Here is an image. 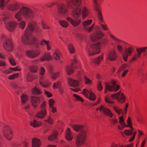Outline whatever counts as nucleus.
I'll use <instances>...</instances> for the list:
<instances>
[{"label":"nucleus","mask_w":147,"mask_h":147,"mask_svg":"<svg viewBox=\"0 0 147 147\" xmlns=\"http://www.w3.org/2000/svg\"><path fill=\"white\" fill-rule=\"evenodd\" d=\"M21 4L18 2H15L9 4L7 6L8 9L12 11H15L19 10L15 14V18L18 21L22 20V17L26 19L33 18L35 12L30 8L23 6L21 8Z\"/></svg>","instance_id":"obj_1"},{"label":"nucleus","mask_w":147,"mask_h":147,"mask_svg":"<svg viewBox=\"0 0 147 147\" xmlns=\"http://www.w3.org/2000/svg\"><path fill=\"white\" fill-rule=\"evenodd\" d=\"M101 45V43L100 42L90 45V48L88 50L89 55H93L99 53L100 52Z\"/></svg>","instance_id":"obj_2"},{"label":"nucleus","mask_w":147,"mask_h":147,"mask_svg":"<svg viewBox=\"0 0 147 147\" xmlns=\"http://www.w3.org/2000/svg\"><path fill=\"white\" fill-rule=\"evenodd\" d=\"M22 41L24 44L26 45L36 44L39 42L36 38L29 35H24L22 38Z\"/></svg>","instance_id":"obj_3"},{"label":"nucleus","mask_w":147,"mask_h":147,"mask_svg":"<svg viewBox=\"0 0 147 147\" xmlns=\"http://www.w3.org/2000/svg\"><path fill=\"white\" fill-rule=\"evenodd\" d=\"M86 138V132L83 131L80 133L78 135L76 141L77 146H80L84 144Z\"/></svg>","instance_id":"obj_4"},{"label":"nucleus","mask_w":147,"mask_h":147,"mask_svg":"<svg viewBox=\"0 0 147 147\" xmlns=\"http://www.w3.org/2000/svg\"><path fill=\"white\" fill-rule=\"evenodd\" d=\"M80 63L78 60L75 59L72 62L71 65L70 66H67L66 67V71L67 73L69 75L74 73V71L73 68H75L80 66Z\"/></svg>","instance_id":"obj_5"},{"label":"nucleus","mask_w":147,"mask_h":147,"mask_svg":"<svg viewBox=\"0 0 147 147\" xmlns=\"http://www.w3.org/2000/svg\"><path fill=\"white\" fill-rule=\"evenodd\" d=\"M94 9L96 12L97 14L98 19L101 22L103 23L104 21L102 14L101 8L98 4L97 2V0H94Z\"/></svg>","instance_id":"obj_6"},{"label":"nucleus","mask_w":147,"mask_h":147,"mask_svg":"<svg viewBox=\"0 0 147 147\" xmlns=\"http://www.w3.org/2000/svg\"><path fill=\"white\" fill-rule=\"evenodd\" d=\"M92 20L91 19H90L85 21L82 22L83 29L85 31L90 33L92 31L93 29L94 24H93L91 26L88 27L92 23Z\"/></svg>","instance_id":"obj_7"},{"label":"nucleus","mask_w":147,"mask_h":147,"mask_svg":"<svg viewBox=\"0 0 147 147\" xmlns=\"http://www.w3.org/2000/svg\"><path fill=\"white\" fill-rule=\"evenodd\" d=\"M136 51L137 53L135 54L133 56V57L130 61V62H133L134 61L139 58L142 53L146 52L144 47L137 48L136 49Z\"/></svg>","instance_id":"obj_8"},{"label":"nucleus","mask_w":147,"mask_h":147,"mask_svg":"<svg viewBox=\"0 0 147 147\" xmlns=\"http://www.w3.org/2000/svg\"><path fill=\"white\" fill-rule=\"evenodd\" d=\"M120 86L117 84L115 85L111 86L109 83H105V93H106L108 90L110 92H116L120 88Z\"/></svg>","instance_id":"obj_9"},{"label":"nucleus","mask_w":147,"mask_h":147,"mask_svg":"<svg viewBox=\"0 0 147 147\" xmlns=\"http://www.w3.org/2000/svg\"><path fill=\"white\" fill-rule=\"evenodd\" d=\"M100 112H102L105 116H108L110 118H112L113 115L111 110L108 108L105 107L102 105H101L99 108Z\"/></svg>","instance_id":"obj_10"},{"label":"nucleus","mask_w":147,"mask_h":147,"mask_svg":"<svg viewBox=\"0 0 147 147\" xmlns=\"http://www.w3.org/2000/svg\"><path fill=\"white\" fill-rule=\"evenodd\" d=\"M81 0H69L66 2V4L68 7L73 9V6L78 7L81 5Z\"/></svg>","instance_id":"obj_11"},{"label":"nucleus","mask_w":147,"mask_h":147,"mask_svg":"<svg viewBox=\"0 0 147 147\" xmlns=\"http://www.w3.org/2000/svg\"><path fill=\"white\" fill-rule=\"evenodd\" d=\"M3 133L4 136L7 139L10 140L12 138V133L10 127L7 125L5 126L3 128Z\"/></svg>","instance_id":"obj_12"},{"label":"nucleus","mask_w":147,"mask_h":147,"mask_svg":"<svg viewBox=\"0 0 147 147\" xmlns=\"http://www.w3.org/2000/svg\"><path fill=\"white\" fill-rule=\"evenodd\" d=\"M36 25V23L34 22L28 23V26L25 31L24 35H31Z\"/></svg>","instance_id":"obj_13"},{"label":"nucleus","mask_w":147,"mask_h":147,"mask_svg":"<svg viewBox=\"0 0 147 147\" xmlns=\"http://www.w3.org/2000/svg\"><path fill=\"white\" fill-rule=\"evenodd\" d=\"M40 99L39 97L32 96H31V105L34 108L38 107L40 103Z\"/></svg>","instance_id":"obj_14"},{"label":"nucleus","mask_w":147,"mask_h":147,"mask_svg":"<svg viewBox=\"0 0 147 147\" xmlns=\"http://www.w3.org/2000/svg\"><path fill=\"white\" fill-rule=\"evenodd\" d=\"M3 45L5 50L8 51H11L13 49V46L11 40L7 39L5 40L3 44Z\"/></svg>","instance_id":"obj_15"},{"label":"nucleus","mask_w":147,"mask_h":147,"mask_svg":"<svg viewBox=\"0 0 147 147\" xmlns=\"http://www.w3.org/2000/svg\"><path fill=\"white\" fill-rule=\"evenodd\" d=\"M40 53V51L39 50H28L26 52V55L28 57L31 58H34L38 56Z\"/></svg>","instance_id":"obj_16"},{"label":"nucleus","mask_w":147,"mask_h":147,"mask_svg":"<svg viewBox=\"0 0 147 147\" xmlns=\"http://www.w3.org/2000/svg\"><path fill=\"white\" fill-rule=\"evenodd\" d=\"M104 36V34L101 31L93 33L91 36V39L94 42L97 40L102 38Z\"/></svg>","instance_id":"obj_17"},{"label":"nucleus","mask_w":147,"mask_h":147,"mask_svg":"<svg viewBox=\"0 0 147 147\" xmlns=\"http://www.w3.org/2000/svg\"><path fill=\"white\" fill-rule=\"evenodd\" d=\"M66 20L74 27L78 26L81 22V21L80 19H78L76 20H74L69 17H67Z\"/></svg>","instance_id":"obj_18"},{"label":"nucleus","mask_w":147,"mask_h":147,"mask_svg":"<svg viewBox=\"0 0 147 147\" xmlns=\"http://www.w3.org/2000/svg\"><path fill=\"white\" fill-rule=\"evenodd\" d=\"M58 13L61 15L66 14L68 12V9L64 4L60 5L57 8Z\"/></svg>","instance_id":"obj_19"},{"label":"nucleus","mask_w":147,"mask_h":147,"mask_svg":"<svg viewBox=\"0 0 147 147\" xmlns=\"http://www.w3.org/2000/svg\"><path fill=\"white\" fill-rule=\"evenodd\" d=\"M81 10L79 7H76L71 13V15L75 19L79 18L81 15Z\"/></svg>","instance_id":"obj_20"},{"label":"nucleus","mask_w":147,"mask_h":147,"mask_svg":"<svg viewBox=\"0 0 147 147\" xmlns=\"http://www.w3.org/2000/svg\"><path fill=\"white\" fill-rule=\"evenodd\" d=\"M117 57V55L114 50H113L108 53L107 58L109 60L113 61H115Z\"/></svg>","instance_id":"obj_21"},{"label":"nucleus","mask_w":147,"mask_h":147,"mask_svg":"<svg viewBox=\"0 0 147 147\" xmlns=\"http://www.w3.org/2000/svg\"><path fill=\"white\" fill-rule=\"evenodd\" d=\"M67 82L70 86L73 87H77L79 84V82L78 81L71 78H68Z\"/></svg>","instance_id":"obj_22"},{"label":"nucleus","mask_w":147,"mask_h":147,"mask_svg":"<svg viewBox=\"0 0 147 147\" xmlns=\"http://www.w3.org/2000/svg\"><path fill=\"white\" fill-rule=\"evenodd\" d=\"M17 23L15 22L12 21L8 23L6 25L7 29L10 31H12L17 26Z\"/></svg>","instance_id":"obj_23"},{"label":"nucleus","mask_w":147,"mask_h":147,"mask_svg":"<svg viewBox=\"0 0 147 147\" xmlns=\"http://www.w3.org/2000/svg\"><path fill=\"white\" fill-rule=\"evenodd\" d=\"M135 49L134 46L129 45L128 47L125 50V53L129 56H131L132 53L134 51Z\"/></svg>","instance_id":"obj_24"},{"label":"nucleus","mask_w":147,"mask_h":147,"mask_svg":"<svg viewBox=\"0 0 147 147\" xmlns=\"http://www.w3.org/2000/svg\"><path fill=\"white\" fill-rule=\"evenodd\" d=\"M41 142L39 139L36 138H33L32 140V147H40Z\"/></svg>","instance_id":"obj_25"},{"label":"nucleus","mask_w":147,"mask_h":147,"mask_svg":"<svg viewBox=\"0 0 147 147\" xmlns=\"http://www.w3.org/2000/svg\"><path fill=\"white\" fill-rule=\"evenodd\" d=\"M42 123L40 121H38L36 119H33L30 121V125L34 127H36L41 126Z\"/></svg>","instance_id":"obj_26"},{"label":"nucleus","mask_w":147,"mask_h":147,"mask_svg":"<svg viewBox=\"0 0 147 147\" xmlns=\"http://www.w3.org/2000/svg\"><path fill=\"white\" fill-rule=\"evenodd\" d=\"M72 127L76 131H81L80 133L84 131L83 130L84 126L83 125L74 124L72 125Z\"/></svg>","instance_id":"obj_27"},{"label":"nucleus","mask_w":147,"mask_h":147,"mask_svg":"<svg viewBox=\"0 0 147 147\" xmlns=\"http://www.w3.org/2000/svg\"><path fill=\"white\" fill-rule=\"evenodd\" d=\"M89 13V10L86 7H84L82 9V16L83 19H84L88 16Z\"/></svg>","instance_id":"obj_28"},{"label":"nucleus","mask_w":147,"mask_h":147,"mask_svg":"<svg viewBox=\"0 0 147 147\" xmlns=\"http://www.w3.org/2000/svg\"><path fill=\"white\" fill-rule=\"evenodd\" d=\"M46 113V111L40 110V111L37 113L36 116L37 117L42 119L45 117Z\"/></svg>","instance_id":"obj_29"},{"label":"nucleus","mask_w":147,"mask_h":147,"mask_svg":"<svg viewBox=\"0 0 147 147\" xmlns=\"http://www.w3.org/2000/svg\"><path fill=\"white\" fill-rule=\"evenodd\" d=\"M103 59V55H101L98 57L94 59L93 61L95 65H98L101 61Z\"/></svg>","instance_id":"obj_30"},{"label":"nucleus","mask_w":147,"mask_h":147,"mask_svg":"<svg viewBox=\"0 0 147 147\" xmlns=\"http://www.w3.org/2000/svg\"><path fill=\"white\" fill-rule=\"evenodd\" d=\"M65 138L66 140L68 141H70L73 138L72 135L69 128H67L66 131Z\"/></svg>","instance_id":"obj_31"},{"label":"nucleus","mask_w":147,"mask_h":147,"mask_svg":"<svg viewBox=\"0 0 147 147\" xmlns=\"http://www.w3.org/2000/svg\"><path fill=\"white\" fill-rule=\"evenodd\" d=\"M109 36L117 44H121L123 42L121 40L117 38L114 35L111 34H109Z\"/></svg>","instance_id":"obj_32"},{"label":"nucleus","mask_w":147,"mask_h":147,"mask_svg":"<svg viewBox=\"0 0 147 147\" xmlns=\"http://www.w3.org/2000/svg\"><path fill=\"white\" fill-rule=\"evenodd\" d=\"M32 94L35 95H38L42 92V91L40 89L37 88L36 87L33 88L31 90Z\"/></svg>","instance_id":"obj_33"},{"label":"nucleus","mask_w":147,"mask_h":147,"mask_svg":"<svg viewBox=\"0 0 147 147\" xmlns=\"http://www.w3.org/2000/svg\"><path fill=\"white\" fill-rule=\"evenodd\" d=\"M21 104L23 105L25 104L28 100V96L26 94H23L21 96Z\"/></svg>","instance_id":"obj_34"},{"label":"nucleus","mask_w":147,"mask_h":147,"mask_svg":"<svg viewBox=\"0 0 147 147\" xmlns=\"http://www.w3.org/2000/svg\"><path fill=\"white\" fill-rule=\"evenodd\" d=\"M52 59L50 54L49 53L45 54L44 56L41 58L40 59L41 61H43L45 60H49Z\"/></svg>","instance_id":"obj_35"},{"label":"nucleus","mask_w":147,"mask_h":147,"mask_svg":"<svg viewBox=\"0 0 147 147\" xmlns=\"http://www.w3.org/2000/svg\"><path fill=\"white\" fill-rule=\"evenodd\" d=\"M61 53L58 50H56L54 53L53 57L54 59L56 60H58L60 58Z\"/></svg>","instance_id":"obj_36"},{"label":"nucleus","mask_w":147,"mask_h":147,"mask_svg":"<svg viewBox=\"0 0 147 147\" xmlns=\"http://www.w3.org/2000/svg\"><path fill=\"white\" fill-rule=\"evenodd\" d=\"M113 107L114 111L118 114L120 115L121 113L123 114V111L122 109L120 108L119 107L113 106Z\"/></svg>","instance_id":"obj_37"},{"label":"nucleus","mask_w":147,"mask_h":147,"mask_svg":"<svg viewBox=\"0 0 147 147\" xmlns=\"http://www.w3.org/2000/svg\"><path fill=\"white\" fill-rule=\"evenodd\" d=\"M8 57L9 61L10 64L13 66L15 65H16V63L13 56L11 54H9Z\"/></svg>","instance_id":"obj_38"},{"label":"nucleus","mask_w":147,"mask_h":147,"mask_svg":"<svg viewBox=\"0 0 147 147\" xmlns=\"http://www.w3.org/2000/svg\"><path fill=\"white\" fill-rule=\"evenodd\" d=\"M125 96L124 95L123 93H122L120 97L119 98H118L117 101L119 103H123L125 102Z\"/></svg>","instance_id":"obj_39"},{"label":"nucleus","mask_w":147,"mask_h":147,"mask_svg":"<svg viewBox=\"0 0 147 147\" xmlns=\"http://www.w3.org/2000/svg\"><path fill=\"white\" fill-rule=\"evenodd\" d=\"M58 135L57 132L54 131L53 134L48 138V139L49 141H52L57 138Z\"/></svg>","instance_id":"obj_40"},{"label":"nucleus","mask_w":147,"mask_h":147,"mask_svg":"<svg viewBox=\"0 0 147 147\" xmlns=\"http://www.w3.org/2000/svg\"><path fill=\"white\" fill-rule=\"evenodd\" d=\"M29 69L32 72L35 73L37 72L38 67L36 66L32 65L29 67Z\"/></svg>","instance_id":"obj_41"},{"label":"nucleus","mask_w":147,"mask_h":147,"mask_svg":"<svg viewBox=\"0 0 147 147\" xmlns=\"http://www.w3.org/2000/svg\"><path fill=\"white\" fill-rule=\"evenodd\" d=\"M19 22H20L18 23L17 25L18 27L23 30L24 29L26 26V22L24 21H22V20Z\"/></svg>","instance_id":"obj_42"},{"label":"nucleus","mask_w":147,"mask_h":147,"mask_svg":"<svg viewBox=\"0 0 147 147\" xmlns=\"http://www.w3.org/2000/svg\"><path fill=\"white\" fill-rule=\"evenodd\" d=\"M68 48L69 52L71 53H74L75 52V49L73 45L71 44L68 45Z\"/></svg>","instance_id":"obj_43"},{"label":"nucleus","mask_w":147,"mask_h":147,"mask_svg":"<svg viewBox=\"0 0 147 147\" xmlns=\"http://www.w3.org/2000/svg\"><path fill=\"white\" fill-rule=\"evenodd\" d=\"M109 119L111 124L113 125H115L118 123V121L116 117H113L112 118H111Z\"/></svg>","instance_id":"obj_44"},{"label":"nucleus","mask_w":147,"mask_h":147,"mask_svg":"<svg viewBox=\"0 0 147 147\" xmlns=\"http://www.w3.org/2000/svg\"><path fill=\"white\" fill-rule=\"evenodd\" d=\"M60 25L63 28H66L68 25V23L66 21L64 20H60L59 22Z\"/></svg>","instance_id":"obj_45"},{"label":"nucleus","mask_w":147,"mask_h":147,"mask_svg":"<svg viewBox=\"0 0 147 147\" xmlns=\"http://www.w3.org/2000/svg\"><path fill=\"white\" fill-rule=\"evenodd\" d=\"M127 125L125 124V127H129L133 130L134 129L133 128L131 119L129 117H128V119L127 121Z\"/></svg>","instance_id":"obj_46"},{"label":"nucleus","mask_w":147,"mask_h":147,"mask_svg":"<svg viewBox=\"0 0 147 147\" xmlns=\"http://www.w3.org/2000/svg\"><path fill=\"white\" fill-rule=\"evenodd\" d=\"M84 83L86 84H88L90 85L92 84V81L88 79L86 76H84Z\"/></svg>","instance_id":"obj_47"},{"label":"nucleus","mask_w":147,"mask_h":147,"mask_svg":"<svg viewBox=\"0 0 147 147\" xmlns=\"http://www.w3.org/2000/svg\"><path fill=\"white\" fill-rule=\"evenodd\" d=\"M26 79L27 81L29 82H32L34 79V77L31 74H27Z\"/></svg>","instance_id":"obj_48"},{"label":"nucleus","mask_w":147,"mask_h":147,"mask_svg":"<svg viewBox=\"0 0 147 147\" xmlns=\"http://www.w3.org/2000/svg\"><path fill=\"white\" fill-rule=\"evenodd\" d=\"M120 93L121 91L117 93H116L113 94L111 95V97L113 99L115 100H118L119 96Z\"/></svg>","instance_id":"obj_49"},{"label":"nucleus","mask_w":147,"mask_h":147,"mask_svg":"<svg viewBox=\"0 0 147 147\" xmlns=\"http://www.w3.org/2000/svg\"><path fill=\"white\" fill-rule=\"evenodd\" d=\"M89 94L90 96L89 97V99L92 101L95 100L96 97L94 94L91 91H90Z\"/></svg>","instance_id":"obj_50"},{"label":"nucleus","mask_w":147,"mask_h":147,"mask_svg":"<svg viewBox=\"0 0 147 147\" xmlns=\"http://www.w3.org/2000/svg\"><path fill=\"white\" fill-rule=\"evenodd\" d=\"M61 84V83L60 82H55L53 85V88L54 89H55L57 88H59L60 87Z\"/></svg>","instance_id":"obj_51"},{"label":"nucleus","mask_w":147,"mask_h":147,"mask_svg":"<svg viewBox=\"0 0 147 147\" xmlns=\"http://www.w3.org/2000/svg\"><path fill=\"white\" fill-rule=\"evenodd\" d=\"M119 123L121 126H125V123L123 117V116H121L119 118Z\"/></svg>","instance_id":"obj_52"},{"label":"nucleus","mask_w":147,"mask_h":147,"mask_svg":"<svg viewBox=\"0 0 147 147\" xmlns=\"http://www.w3.org/2000/svg\"><path fill=\"white\" fill-rule=\"evenodd\" d=\"M73 96L75 98L76 100L80 101L82 102H84L83 98L79 95L76 94H74Z\"/></svg>","instance_id":"obj_53"},{"label":"nucleus","mask_w":147,"mask_h":147,"mask_svg":"<svg viewBox=\"0 0 147 147\" xmlns=\"http://www.w3.org/2000/svg\"><path fill=\"white\" fill-rule=\"evenodd\" d=\"M91 91H88L86 89H84L83 90V91L82 92V93L83 94L85 97H88L89 94H90V92Z\"/></svg>","instance_id":"obj_54"},{"label":"nucleus","mask_w":147,"mask_h":147,"mask_svg":"<svg viewBox=\"0 0 147 147\" xmlns=\"http://www.w3.org/2000/svg\"><path fill=\"white\" fill-rule=\"evenodd\" d=\"M19 76V73L14 74L10 76L8 79L10 80H12L17 78Z\"/></svg>","instance_id":"obj_55"},{"label":"nucleus","mask_w":147,"mask_h":147,"mask_svg":"<svg viewBox=\"0 0 147 147\" xmlns=\"http://www.w3.org/2000/svg\"><path fill=\"white\" fill-rule=\"evenodd\" d=\"M46 102L44 101L40 106V109L41 110L46 111Z\"/></svg>","instance_id":"obj_56"},{"label":"nucleus","mask_w":147,"mask_h":147,"mask_svg":"<svg viewBox=\"0 0 147 147\" xmlns=\"http://www.w3.org/2000/svg\"><path fill=\"white\" fill-rule=\"evenodd\" d=\"M60 74V72H57L53 73L51 76V78L53 80H55L56 78L58 77Z\"/></svg>","instance_id":"obj_57"},{"label":"nucleus","mask_w":147,"mask_h":147,"mask_svg":"<svg viewBox=\"0 0 147 147\" xmlns=\"http://www.w3.org/2000/svg\"><path fill=\"white\" fill-rule=\"evenodd\" d=\"M124 133L127 136H131L133 134L132 130H125Z\"/></svg>","instance_id":"obj_58"},{"label":"nucleus","mask_w":147,"mask_h":147,"mask_svg":"<svg viewBox=\"0 0 147 147\" xmlns=\"http://www.w3.org/2000/svg\"><path fill=\"white\" fill-rule=\"evenodd\" d=\"M42 25L43 28L45 29H48L50 28V27L46 24V23L43 21H42Z\"/></svg>","instance_id":"obj_59"},{"label":"nucleus","mask_w":147,"mask_h":147,"mask_svg":"<svg viewBox=\"0 0 147 147\" xmlns=\"http://www.w3.org/2000/svg\"><path fill=\"white\" fill-rule=\"evenodd\" d=\"M44 121L51 125L53 124V120L49 117H48L47 119H45Z\"/></svg>","instance_id":"obj_60"},{"label":"nucleus","mask_w":147,"mask_h":147,"mask_svg":"<svg viewBox=\"0 0 147 147\" xmlns=\"http://www.w3.org/2000/svg\"><path fill=\"white\" fill-rule=\"evenodd\" d=\"M55 101L52 99H51L49 100V106L50 107H51L53 106Z\"/></svg>","instance_id":"obj_61"},{"label":"nucleus","mask_w":147,"mask_h":147,"mask_svg":"<svg viewBox=\"0 0 147 147\" xmlns=\"http://www.w3.org/2000/svg\"><path fill=\"white\" fill-rule=\"evenodd\" d=\"M105 101L106 102L110 104H112L114 103L113 101L111 99L109 98L107 96L105 97Z\"/></svg>","instance_id":"obj_62"},{"label":"nucleus","mask_w":147,"mask_h":147,"mask_svg":"<svg viewBox=\"0 0 147 147\" xmlns=\"http://www.w3.org/2000/svg\"><path fill=\"white\" fill-rule=\"evenodd\" d=\"M100 25L101 28L104 30L107 31L108 30L109 28L106 25L103 24L101 23H100Z\"/></svg>","instance_id":"obj_63"},{"label":"nucleus","mask_w":147,"mask_h":147,"mask_svg":"<svg viewBox=\"0 0 147 147\" xmlns=\"http://www.w3.org/2000/svg\"><path fill=\"white\" fill-rule=\"evenodd\" d=\"M127 66V65L126 64H123L122 65L119 69L118 71L119 72H120L126 68Z\"/></svg>","instance_id":"obj_64"}]
</instances>
